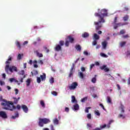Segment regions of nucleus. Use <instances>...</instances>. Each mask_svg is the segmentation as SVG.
<instances>
[{"instance_id": "obj_8", "label": "nucleus", "mask_w": 130, "mask_h": 130, "mask_svg": "<svg viewBox=\"0 0 130 130\" xmlns=\"http://www.w3.org/2000/svg\"><path fill=\"white\" fill-rule=\"evenodd\" d=\"M106 65H104L101 67H100V69L101 70H102V71H103V70H104L105 72L106 73H107V72H109V68H106Z\"/></svg>"}, {"instance_id": "obj_55", "label": "nucleus", "mask_w": 130, "mask_h": 130, "mask_svg": "<svg viewBox=\"0 0 130 130\" xmlns=\"http://www.w3.org/2000/svg\"><path fill=\"white\" fill-rule=\"evenodd\" d=\"M105 127H106V124L101 125L100 128H101V129L102 128H104Z\"/></svg>"}, {"instance_id": "obj_64", "label": "nucleus", "mask_w": 130, "mask_h": 130, "mask_svg": "<svg viewBox=\"0 0 130 130\" xmlns=\"http://www.w3.org/2000/svg\"><path fill=\"white\" fill-rule=\"evenodd\" d=\"M51 130H54V127L53 126V125H50Z\"/></svg>"}, {"instance_id": "obj_15", "label": "nucleus", "mask_w": 130, "mask_h": 130, "mask_svg": "<svg viewBox=\"0 0 130 130\" xmlns=\"http://www.w3.org/2000/svg\"><path fill=\"white\" fill-rule=\"evenodd\" d=\"M25 78H26L25 75H24L23 76H20L19 78H18L20 83H23V80H24V79H25Z\"/></svg>"}, {"instance_id": "obj_29", "label": "nucleus", "mask_w": 130, "mask_h": 130, "mask_svg": "<svg viewBox=\"0 0 130 130\" xmlns=\"http://www.w3.org/2000/svg\"><path fill=\"white\" fill-rule=\"evenodd\" d=\"M123 34H125V29H121L119 34V35H123Z\"/></svg>"}, {"instance_id": "obj_39", "label": "nucleus", "mask_w": 130, "mask_h": 130, "mask_svg": "<svg viewBox=\"0 0 130 130\" xmlns=\"http://www.w3.org/2000/svg\"><path fill=\"white\" fill-rule=\"evenodd\" d=\"M59 45L61 46H63V45H64V41H60L59 42Z\"/></svg>"}, {"instance_id": "obj_59", "label": "nucleus", "mask_w": 130, "mask_h": 130, "mask_svg": "<svg viewBox=\"0 0 130 130\" xmlns=\"http://www.w3.org/2000/svg\"><path fill=\"white\" fill-rule=\"evenodd\" d=\"M73 75H74V73L70 71L69 75V77L71 78L72 77V76H73Z\"/></svg>"}, {"instance_id": "obj_62", "label": "nucleus", "mask_w": 130, "mask_h": 130, "mask_svg": "<svg viewBox=\"0 0 130 130\" xmlns=\"http://www.w3.org/2000/svg\"><path fill=\"white\" fill-rule=\"evenodd\" d=\"M38 62H39V63H40L41 64H43V61H42V60H39Z\"/></svg>"}, {"instance_id": "obj_14", "label": "nucleus", "mask_w": 130, "mask_h": 130, "mask_svg": "<svg viewBox=\"0 0 130 130\" xmlns=\"http://www.w3.org/2000/svg\"><path fill=\"white\" fill-rule=\"evenodd\" d=\"M74 107V110L75 111H77L80 109V106H79V104H76L73 106Z\"/></svg>"}, {"instance_id": "obj_57", "label": "nucleus", "mask_w": 130, "mask_h": 130, "mask_svg": "<svg viewBox=\"0 0 130 130\" xmlns=\"http://www.w3.org/2000/svg\"><path fill=\"white\" fill-rule=\"evenodd\" d=\"M83 54H84V55H90V53L89 54V53H88L87 51H84Z\"/></svg>"}, {"instance_id": "obj_28", "label": "nucleus", "mask_w": 130, "mask_h": 130, "mask_svg": "<svg viewBox=\"0 0 130 130\" xmlns=\"http://www.w3.org/2000/svg\"><path fill=\"white\" fill-rule=\"evenodd\" d=\"M40 104L43 108H45V103H44V101L41 100L40 101Z\"/></svg>"}, {"instance_id": "obj_34", "label": "nucleus", "mask_w": 130, "mask_h": 130, "mask_svg": "<svg viewBox=\"0 0 130 130\" xmlns=\"http://www.w3.org/2000/svg\"><path fill=\"white\" fill-rule=\"evenodd\" d=\"M22 56H23V54H19L17 56V59H19L20 60V59H22Z\"/></svg>"}, {"instance_id": "obj_22", "label": "nucleus", "mask_w": 130, "mask_h": 130, "mask_svg": "<svg viewBox=\"0 0 130 130\" xmlns=\"http://www.w3.org/2000/svg\"><path fill=\"white\" fill-rule=\"evenodd\" d=\"M93 38L94 40H99L100 37L98 35H97V34H94Z\"/></svg>"}, {"instance_id": "obj_19", "label": "nucleus", "mask_w": 130, "mask_h": 130, "mask_svg": "<svg viewBox=\"0 0 130 130\" xmlns=\"http://www.w3.org/2000/svg\"><path fill=\"white\" fill-rule=\"evenodd\" d=\"M97 77V75H94V77L91 79V82L93 84L96 83V82L97 81V78H96Z\"/></svg>"}, {"instance_id": "obj_53", "label": "nucleus", "mask_w": 130, "mask_h": 130, "mask_svg": "<svg viewBox=\"0 0 130 130\" xmlns=\"http://www.w3.org/2000/svg\"><path fill=\"white\" fill-rule=\"evenodd\" d=\"M126 56H128L130 55V51L129 50H127L126 52Z\"/></svg>"}, {"instance_id": "obj_26", "label": "nucleus", "mask_w": 130, "mask_h": 130, "mask_svg": "<svg viewBox=\"0 0 130 130\" xmlns=\"http://www.w3.org/2000/svg\"><path fill=\"white\" fill-rule=\"evenodd\" d=\"M75 48L78 51H81L82 49V48L81 47V46H80V45H76L75 46Z\"/></svg>"}, {"instance_id": "obj_43", "label": "nucleus", "mask_w": 130, "mask_h": 130, "mask_svg": "<svg viewBox=\"0 0 130 130\" xmlns=\"http://www.w3.org/2000/svg\"><path fill=\"white\" fill-rule=\"evenodd\" d=\"M51 94H52V95H53L54 96H57V92L55 91H53L51 92Z\"/></svg>"}, {"instance_id": "obj_49", "label": "nucleus", "mask_w": 130, "mask_h": 130, "mask_svg": "<svg viewBox=\"0 0 130 130\" xmlns=\"http://www.w3.org/2000/svg\"><path fill=\"white\" fill-rule=\"evenodd\" d=\"M113 121H114L113 120H111L108 124V127H110V125L111 124V123H112V122H113Z\"/></svg>"}, {"instance_id": "obj_30", "label": "nucleus", "mask_w": 130, "mask_h": 130, "mask_svg": "<svg viewBox=\"0 0 130 130\" xmlns=\"http://www.w3.org/2000/svg\"><path fill=\"white\" fill-rule=\"evenodd\" d=\"M19 75L21 76V77H24V76H25V71L24 70H21L19 72Z\"/></svg>"}, {"instance_id": "obj_23", "label": "nucleus", "mask_w": 130, "mask_h": 130, "mask_svg": "<svg viewBox=\"0 0 130 130\" xmlns=\"http://www.w3.org/2000/svg\"><path fill=\"white\" fill-rule=\"evenodd\" d=\"M118 118H122V119H124L125 118V115L122 114H119L118 116Z\"/></svg>"}, {"instance_id": "obj_12", "label": "nucleus", "mask_w": 130, "mask_h": 130, "mask_svg": "<svg viewBox=\"0 0 130 130\" xmlns=\"http://www.w3.org/2000/svg\"><path fill=\"white\" fill-rule=\"evenodd\" d=\"M55 50L56 51H61L62 50L61 46L59 45H56V47L55 48Z\"/></svg>"}, {"instance_id": "obj_46", "label": "nucleus", "mask_w": 130, "mask_h": 130, "mask_svg": "<svg viewBox=\"0 0 130 130\" xmlns=\"http://www.w3.org/2000/svg\"><path fill=\"white\" fill-rule=\"evenodd\" d=\"M37 83H41V78L40 77H37Z\"/></svg>"}, {"instance_id": "obj_51", "label": "nucleus", "mask_w": 130, "mask_h": 130, "mask_svg": "<svg viewBox=\"0 0 130 130\" xmlns=\"http://www.w3.org/2000/svg\"><path fill=\"white\" fill-rule=\"evenodd\" d=\"M14 91L15 92V94L18 95V93H19V89H17V88H15Z\"/></svg>"}, {"instance_id": "obj_20", "label": "nucleus", "mask_w": 130, "mask_h": 130, "mask_svg": "<svg viewBox=\"0 0 130 130\" xmlns=\"http://www.w3.org/2000/svg\"><path fill=\"white\" fill-rule=\"evenodd\" d=\"M40 78L42 81H45V79H46V74L43 73V75H40Z\"/></svg>"}, {"instance_id": "obj_48", "label": "nucleus", "mask_w": 130, "mask_h": 130, "mask_svg": "<svg viewBox=\"0 0 130 130\" xmlns=\"http://www.w3.org/2000/svg\"><path fill=\"white\" fill-rule=\"evenodd\" d=\"M87 98L85 97V98L82 99L81 101V102H85V101H86V100H87Z\"/></svg>"}, {"instance_id": "obj_60", "label": "nucleus", "mask_w": 130, "mask_h": 130, "mask_svg": "<svg viewBox=\"0 0 130 130\" xmlns=\"http://www.w3.org/2000/svg\"><path fill=\"white\" fill-rule=\"evenodd\" d=\"M88 119H91V114H88L87 116Z\"/></svg>"}, {"instance_id": "obj_16", "label": "nucleus", "mask_w": 130, "mask_h": 130, "mask_svg": "<svg viewBox=\"0 0 130 130\" xmlns=\"http://www.w3.org/2000/svg\"><path fill=\"white\" fill-rule=\"evenodd\" d=\"M72 103H78V101L76 100V97L75 95H72Z\"/></svg>"}, {"instance_id": "obj_9", "label": "nucleus", "mask_w": 130, "mask_h": 130, "mask_svg": "<svg viewBox=\"0 0 130 130\" xmlns=\"http://www.w3.org/2000/svg\"><path fill=\"white\" fill-rule=\"evenodd\" d=\"M21 108H22V109H23V110L24 112H25V113H27V112H28V107H27L26 105H22Z\"/></svg>"}, {"instance_id": "obj_4", "label": "nucleus", "mask_w": 130, "mask_h": 130, "mask_svg": "<svg viewBox=\"0 0 130 130\" xmlns=\"http://www.w3.org/2000/svg\"><path fill=\"white\" fill-rule=\"evenodd\" d=\"M9 71H10L11 73H13V72H18L17 67L15 66H11L10 67V65H6L5 67V72L8 73Z\"/></svg>"}, {"instance_id": "obj_27", "label": "nucleus", "mask_w": 130, "mask_h": 130, "mask_svg": "<svg viewBox=\"0 0 130 130\" xmlns=\"http://www.w3.org/2000/svg\"><path fill=\"white\" fill-rule=\"evenodd\" d=\"M17 117H19V113H18V112H16L15 113V116H12L11 117V118L12 119H16V118H17Z\"/></svg>"}, {"instance_id": "obj_35", "label": "nucleus", "mask_w": 130, "mask_h": 130, "mask_svg": "<svg viewBox=\"0 0 130 130\" xmlns=\"http://www.w3.org/2000/svg\"><path fill=\"white\" fill-rule=\"evenodd\" d=\"M126 44V42H121L120 43L121 47H123V46H124V45H125Z\"/></svg>"}, {"instance_id": "obj_13", "label": "nucleus", "mask_w": 130, "mask_h": 130, "mask_svg": "<svg viewBox=\"0 0 130 130\" xmlns=\"http://www.w3.org/2000/svg\"><path fill=\"white\" fill-rule=\"evenodd\" d=\"M107 44H108V43L106 41L102 42V47L103 49H105L106 47H107Z\"/></svg>"}, {"instance_id": "obj_47", "label": "nucleus", "mask_w": 130, "mask_h": 130, "mask_svg": "<svg viewBox=\"0 0 130 130\" xmlns=\"http://www.w3.org/2000/svg\"><path fill=\"white\" fill-rule=\"evenodd\" d=\"M97 44V40H94V41L92 42V45H96Z\"/></svg>"}, {"instance_id": "obj_54", "label": "nucleus", "mask_w": 130, "mask_h": 130, "mask_svg": "<svg viewBox=\"0 0 130 130\" xmlns=\"http://www.w3.org/2000/svg\"><path fill=\"white\" fill-rule=\"evenodd\" d=\"M101 56H103L104 57H107V55H106V54H105L103 53H101Z\"/></svg>"}, {"instance_id": "obj_44", "label": "nucleus", "mask_w": 130, "mask_h": 130, "mask_svg": "<svg viewBox=\"0 0 130 130\" xmlns=\"http://www.w3.org/2000/svg\"><path fill=\"white\" fill-rule=\"evenodd\" d=\"M129 38V36L128 35H125L122 36V38H123L124 39H125V38Z\"/></svg>"}, {"instance_id": "obj_5", "label": "nucleus", "mask_w": 130, "mask_h": 130, "mask_svg": "<svg viewBox=\"0 0 130 130\" xmlns=\"http://www.w3.org/2000/svg\"><path fill=\"white\" fill-rule=\"evenodd\" d=\"M125 25H128V22L121 23L119 22L118 23L114 24V29H117L118 27H121L122 26H124Z\"/></svg>"}, {"instance_id": "obj_56", "label": "nucleus", "mask_w": 130, "mask_h": 130, "mask_svg": "<svg viewBox=\"0 0 130 130\" xmlns=\"http://www.w3.org/2000/svg\"><path fill=\"white\" fill-rule=\"evenodd\" d=\"M64 110L66 112H69L70 111V108H69L68 107H66Z\"/></svg>"}, {"instance_id": "obj_52", "label": "nucleus", "mask_w": 130, "mask_h": 130, "mask_svg": "<svg viewBox=\"0 0 130 130\" xmlns=\"http://www.w3.org/2000/svg\"><path fill=\"white\" fill-rule=\"evenodd\" d=\"M100 106H101V107H102V108L103 109V110H106L105 109V108H104V106H103V104H100Z\"/></svg>"}, {"instance_id": "obj_25", "label": "nucleus", "mask_w": 130, "mask_h": 130, "mask_svg": "<svg viewBox=\"0 0 130 130\" xmlns=\"http://www.w3.org/2000/svg\"><path fill=\"white\" fill-rule=\"evenodd\" d=\"M119 109H121V113H124V106L123 105H121Z\"/></svg>"}, {"instance_id": "obj_18", "label": "nucleus", "mask_w": 130, "mask_h": 130, "mask_svg": "<svg viewBox=\"0 0 130 130\" xmlns=\"http://www.w3.org/2000/svg\"><path fill=\"white\" fill-rule=\"evenodd\" d=\"M89 33H87V32H85L82 35V37L83 38H87L89 37Z\"/></svg>"}, {"instance_id": "obj_38", "label": "nucleus", "mask_w": 130, "mask_h": 130, "mask_svg": "<svg viewBox=\"0 0 130 130\" xmlns=\"http://www.w3.org/2000/svg\"><path fill=\"white\" fill-rule=\"evenodd\" d=\"M16 46L18 48H19V49H21V44H20V42H17Z\"/></svg>"}, {"instance_id": "obj_6", "label": "nucleus", "mask_w": 130, "mask_h": 130, "mask_svg": "<svg viewBox=\"0 0 130 130\" xmlns=\"http://www.w3.org/2000/svg\"><path fill=\"white\" fill-rule=\"evenodd\" d=\"M77 87H78V82H74L72 83L71 86H69V88L70 90H75Z\"/></svg>"}, {"instance_id": "obj_61", "label": "nucleus", "mask_w": 130, "mask_h": 130, "mask_svg": "<svg viewBox=\"0 0 130 130\" xmlns=\"http://www.w3.org/2000/svg\"><path fill=\"white\" fill-rule=\"evenodd\" d=\"M0 85L1 86H3V85H5V82H4L3 81H0Z\"/></svg>"}, {"instance_id": "obj_10", "label": "nucleus", "mask_w": 130, "mask_h": 130, "mask_svg": "<svg viewBox=\"0 0 130 130\" xmlns=\"http://www.w3.org/2000/svg\"><path fill=\"white\" fill-rule=\"evenodd\" d=\"M0 116L3 118H7V114L4 111H0Z\"/></svg>"}, {"instance_id": "obj_11", "label": "nucleus", "mask_w": 130, "mask_h": 130, "mask_svg": "<svg viewBox=\"0 0 130 130\" xmlns=\"http://www.w3.org/2000/svg\"><path fill=\"white\" fill-rule=\"evenodd\" d=\"M67 38L70 43H74L75 42V39L71 36H68Z\"/></svg>"}, {"instance_id": "obj_3", "label": "nucleus", "mask_w": 130, "mask_h": 130, "mask_svg": "<svg viewBox=\"0 0 130 130\" xmlns=\"http://www.w3.org/2000/svg\"><path fill=\"white\" fill-rule=\"evenodd\" d=\"M50 122V120L48 118H40L38 122L39 126L43 127L44 124H47Z\"/></svg>"}, {"instance_id": "obj_42", "label": "nucleus", "mask_w": 130, "mask_h": 130, "mask_svg": "<svg viewBox=\"0 0 130 130\" xmlns=\"http://www.w3.org/2000/svg\"><path fill=\"white\" fill-rule=\"evenodd\" d=\"M117 16H116L114 18V21L113 22V25L117 22Z\"/></svg>"}, {"instance_id": "obj_33", "label": "nucleus", "mask_w": 130, "mask_h": 130, "mask_svg": "<svg viewBox=\"0 0 130 130\" xmlns=\"http://www.w3.org/2000/svg\"><path fill=\"white\" fill-rule=\"evenodd\" d=\"M107 101L108 103H111V98H110L109 96L107 97Z\"/></svg>"}, {"instance_id": "obj_63", "label": "nucleus", "mask_w": 130, "mask_h": 130, "mask_svg": "<svg viewBox=\"0 0 130 130\" xmlns=\"http://www.w3.org/2000/svg\"><path fill=\"white\" fill-rule=\"evenodd\" d=\"M95 66V64H91L90 65V70H92V69H93V67Z\"/></svg>"}, {"instance_id": "obj_58", "label": "nucleus", "mask_w": 130, "mask_h": 130, "mask_svg": "<svg viewBox=\"0 0 130 130\" xmlns=\"http://www.w3.org/2000/svg\"><path fill=\"white\" fill-rule=\"evenodd\" d=\"M16 108L17 109H18V110H20V109H21V106H20V105H17L16 106Z\"/></svg>"}, {"instance_id": "obj_32", "label": "nucleus", "mask_w": 130, "mask_h": 130, "mask_svg": "<svg viewBox=\"0 0 130 130\" xmlns=\"http://www.w3.org/2000/svg\"><path fill=\"white\" fill-rule=\"evenodd\" d=\"M49 82L50 84H53V83H54V78H53V77H51L49 80Z\"/></svg>"}, {"instance_id": "obj_36", "label": "nucleus", "mask_w": 130, "mask_h": 130, "mask_svg": "<svg viewBox=\"0 0 130 130\" xmlns=\"http://www.w3.org/2000/svg\"><path fill=\"white\" fill-rule=\"evenodd\" d=\"M89 109H91V107L86 108L85 112H86V113H89Z\"/></svg>"}, {"instance_id": "obj_1", "label": "nucleus", "mask_w": 130, "mask_h": 130, "mask_svg": "<svg viewBox=\"0 0 130 130\" xmlns=\"http://www.w3.org/2000/svg\"><path fill=\"white\" fill-rule=\"evenodd\" d=\"M14 99L13 103L11 101H8L4 99H3V96H0V102L1 103L2 106H4L3 109L5 110H10V111H13L14 109H16V106H14V104H18L19 100L21 99V98L18 97L17 99L16 98H13Z\"/></svg>"}, {"instance_id": "obj_2", "label": "nucleus", "mask_w": 130, "mask_h": 130, "mask_svg": "<svg viewBox=\"0 0 130 130\" xmlns=\"http://www.w3.org/2000/svg\"><path fill=\"white\" fill-rule=\"evenodd\" d=\"M108 15L107 10L106 9H102L101 10L100 13H95L94 14V16L95 17H99L100 19H99V22H94V24L95 25V29L96 30H100L101 28L102 27V23H105V20H104V17H106Z\"/></svg>"}, {"instance_id": "obj_7", "label": "nucleus", "mask_w": 130, "mask_h": 130, "mask_svg": "<svg viewBox=\"0 0 130 130\" xmlns=\"http://www.w3.org/2000/svg\"><path fill=\"white\" fill-rule=\"evenodd\" d=\"M9 81H10V83H13V82H15V83H17V84L18 86H20V85H21V83L19 82V81L17 80L15 78H10V79H9Z\"/></svg>"}, {"instance_id": "obj_40", "label": "nucleus", "mask_w": 130, "mask_h": 130, "mask_svg": "<svg viewBox=\"0 0 130 130\" xmlns=\"http://www.w3.org/2000/svg\"><path fill=\"white\" fill-rule=\"evenodd\" d=\"M79 77L81 79H84V74L82 72L79 73Z\"/></svg>"}, {"instance_id": "obj_45", "label": "nucleus", "mask_w": 130, "mask_h": 130, "mask_svg": "<svg viewBox=\"0 0 130 130\" xmlns=\"http://www.w3.org/2000/svg\"><path fill=\"white\" fill-rule=\"evenodd\" d=\"M65 45L67 46V47H69V45H70V42L68 40L66 41Z\"/></svg>"}, {"instance_id": "obj_21", "label": "nucleus", "mask_w": 130, "mask_h": 130, "mask_svg": "<svg viewBox=\"0 0 130 130\" xmlns=\"http://www.w3.org/2000/svg\"><path fill=\"white\" fill-rule=\"evenodd\" d=\"M35 52L38 57H43V54H42V53H39L38 50L36 51Z\"/></svg>"}, {"instance_id": "obj_24", "label": "nucleus", "mask_w": 130, "mask_h": 130, "mask_svg": "<svg viewBox=\"0 0 130 130\" xmlns=\"http://www.w3.org/2000/svg\"><path fill=\"white\" fill-rule=\"evenodd\" d=\"M128 18H129L128 15H125L123 17V21H124V22H126V21L128 20Z\"/></svg>"}, {"instance_id": "obj_37", "label": "nucleus", "mask_w": 130, "mask_h": 130, "mask_svg": "<svg viewBox=\"0 0 130 130\" xmlns=\"http://www.w3.org/2000/svg\"><path fill=\"white\" fill-rule=\"evenodd\" d=\"M53 122H54V124H58V119H57V118H55L53 120Z\"/></svg>"}, {"instance_id": "obj_41", "label": "nucleus", "mask_w": 130, "mask_h": 130, "mask_svg": "<svg viewBox=\"0 0 130 130\" xmlns=\"http://www.w3.org/2000/svg\"><path fill=\"white\" fill-rule=\"evenodd\" d=\"M95 114L97 115L98 116H100V112H99V110H96L94 112Z\"/></svg>"}, {"instance_id": "obj_31", "label": "nucleus", "mask_w": 130, "mask_h": 130, "mask_svg": "<svg viewBox=\"0 0 130 130\" xmlns=\"http://www.w3.org/2000/svg\"><path fill=\"white\" fill-rule=\"evenodd\" d=\"M31 83V80L30 79H28L26 80V86L27 87L30 86V84Z\"/></svg>"}, {"instance_id": "obj_50", "label": "nucleus", "mask_w": 130, "mask_h": 130, "mask_svg": "<svg viewBox=\"0 0 130 130\" xmlns=\"http://www.w3.org/2000/svg\"><path fill=\"white\" fill-rule=\"evenodd\" d=\"M44 49H45V50L46 51V52L47 53H48V52H49V49H48L46 46H44Z\"/></svg>"}, {"instance_id": "obj_17", "label": "nucleus", "mask_w": 130, "mask_h": 130, "mask_svg": "<svg viewBox=\"0 0 130 130\" xmlns=\"http://www.w3.org/2000/svg\"><path fill=\"white\" fill-rule=\"evenodd\" d=\"M12 61V57H11V56H9L7 61H6V64H7V66H9V64L11 63V62L10 61Z\"/></svg>"}]
</instances>
